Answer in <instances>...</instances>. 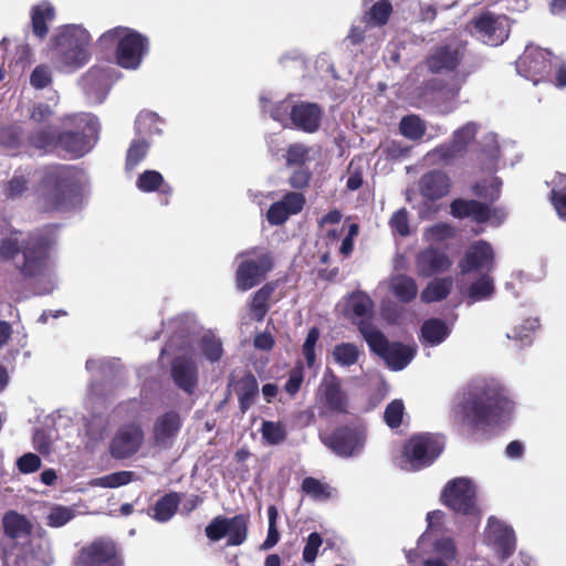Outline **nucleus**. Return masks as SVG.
<instances>
[{
  "label": "nucleus",
  "mask_w": 566,
  "mask_h": 566,
  "mask_svg": "<svg viewBox=\"0 0 566 566\" xmlns=\"http://www.w3.org/2000/svg\"><path fill=\"white\" fill-rule=\"evenodd\" d=\"M324 111L321 105L311 102H298L292 111L291 127L307 133H316L322 124Z\"/></svg>",
  "instance_id": "22"
},
{
  "label": "nucleus",
  "mask_w": 566,
  "mask_h": 566,
  "mask_svg": "<svg viewBox=\"0 0 566 566\" xmlns=\"http://www.w3.org/2000/svg\"><path fill=\"white\" fill-rule=\"evenodd\" d=\"M171 376L175 384L188 394L193 391L198 382L197 366L186 356H179L172 361Z\"/></svg>",
  "instance_id": "23"
},
{
  "label": "nucleus",
  "mask_w": 566,
  "mask_h": 566,
  "mask_svg": "<svg viewBox=\"0 0 566 566\" xmlns=\"http://www.w3.org/2000/svg\"><path fill=\"white\" fill-rule=\"evenodd\" d=\"M29 180L23 175L14 174L13 177L8 181L4 193L7 198L14 199L28 189Z\"/></svg>",
  "instance_id": "62"
},
{
  "label": "nucleus",
  "mask_w": 566,
  "mask_h": 566,
  "mask_svg": "<svg viewBox=\"0 0 566 566\" xmlns=\"http://www.w3.org/2000/svg\"><path fill=\"white\" fill-rule=\"evenodd\" d=\"M513 410L507 391L496 382L474 385L457 396L452 408L455 421L476 429L504 421Z\"/></svg>",
  "instance_id": "1"
},
{
  "label": "nucleus",
  "mask_w": 566,
  "mask_h": 566,
  "mask_svg": "<svg viewBox=\"0 0 566 566\" xmlns=\"http://www.w3.org/2000/svg\"><path fill=\"white\" fill-rule=\"evenodd\" d=\"M316 407L322 416L347 413L349 399L342 380L332 371H325L316 391Z\"/></svg>",
  "instance_id": "9"
},
{
  "label": "nucleus",
  "mask_w": 566,
  "mask_h": 566,
  "mask_svg": "<svg viewBox=\"0 0 566 566\" xmlns=\"http://www.w3.org/2000/svg\"><path fill=\"white\" fill-rule=\"evenodd\" d=\"M465 154L463 148L457 143L450 140L433 148L430 156L441 164H450L451 161L462 157Z\"/></svg>",
  "instance_id": "46"
},
{
  "label": "nucleus",
  "mask_w": 566,
  "mask_h": 566,
  "mask_svg": "<svg viewBox=\"0 0 566 566\" xmlns=\"http://www.w3.org/2000/svg\"><path fill=\"white\" fill-rule=\"evenodd\" d=\"M347 307L353 313L354 318L360 319L358 327L360 323L369 324L365 318L373 314L374 302L367 294L363 292L352 294L347 300Z\"/></svg>",
  "instance_id": "33"
},
{
  "label": "nucleus",
  "mask_w": 566,
  "mask_h": 566,
  "mask_svg": "<svg viewBox=\"0 0 566 566\" xmlns=\"http://www.w3.org/2000/svg\"><path fill=\"white\" fill-rule=\"evenodd\" d=\"M144 430L138 423L122 426L111 444V452L117 459H126L135 454L144 443Z\"/></svg>",
  "instance_id": "19"
},
{
  "label": "nucleus",
  "mask_w": 566,
  "mask_h": 566,
  "mask_svg": "<svg viewBox=\"0 0 566 566\" xmlns=\"http://www.w3.org/2000/svg\"><path fill=\"white\" fill-rule=\"evenodd\" d=\"M75 566H123V563L113 542L96 539L80 551Z\"/></svg>",
  "instance_id": "13"
},
{
  "label": "nucleus",
  "mask_w": 566,
  "mask_h": 566,
  "mask_svg": "<svg viewBox=\"0 0 566 566\" xmlns=\"http://www.w3.org/2000/svg\"><path fill=\"white\" fill-rule=\"evenodd\" d=\"M389 226L394 233L400 237H407L410 233L409 216L406 208L397 210L389 220Z\"/></svg>",
  "instance_id": "60"
},
{
  "label": "nucleus",
  "mask_w": 566,
  "mask_h": 566,
  "mask_svg": "<svg viewBox=\"0 0 566 566\" xmlns=\"http://www.w3.org/2000/svg\"><path fill=\"white\" fill-rule=\"evenodd\" d=\"M273 292V287L264 285L254 295L251 302V312L256 321H262L268 311V300Z\"/></svg>",
  "instance_id": "50"
},
{
  "label": "nucleus",
  "mask_w": 566,
  "mask_h": 566,
  "mask_svg": "<svg viewBox=\"0 0 566 566\" xmlns=\"http://www.w3.org/2000/svg\"><path fill=\"white\" fill-rule=\"evenodd\" d=\"M64 130L54 126H43L28 136L31 147L44 154L63 151L72 158H81L91 149V142L97 137L99 124L90 113L66 115L62 118Z\"/></svg>",
  "instance_id": "2"
},
{
  "label": "nucleus",
  "mask_w": 566,
  "mask_h": 566,
  "mask_svg": "<svg viewBox=\"0 0 566 566\" xmlns=\"http://www.w3.org/2000/svg\"><path fill=\"white\" fill-rule=\"evenodd\" d=\"M40 187L43 189L44 208L48 211L70 207L77 188V172L70 165L54 164L42 169Z\"/></svg>",
  "instance_id": "3"
},
{
  "label": "nucleus",
  "mask_w": 566,
  "mask_h": 566,
  "mask_svg": "<svg viewBox=\"0 0 566 566\" xmlns=\"http://www.w3.org/2000/svg\"><path fill=\"white\" fill-rule=\"evenodd\" d=\"M452 325L440 318L426 319L420 328V342L424 346H438L450 335Z\"/></svg>",
  "instance_id": "27"
},
{
  "label": "nucleus",
  "mask_w": 566,
  "mask_h": 566,
  "mask_svg": "<svg viewBox=\"0 0 566 566\" xmlns=\"http://www.w3.org/2000/svg\"><path fill=\"white\" fill-rule=\"evenodd\" d=\"M52 72L46 64H40L34 67L30 75V84L35 90H43L51 85Z\"/></svg>",
  "instance_id": "57"
},
{
  "label": "nucleus",
  "mask_w": 566,
  "mask_h": 566,
  "mask_svg": "<svg viewBox=\"0 0 566 566\" xmlns=\"http://www.w3.org/2000/svg\"><path fill=\"white\" fill-rule=\"evenodd\" d=\"M392 11L394 8L389 0H378L364 13L363 20L369 27H384L389 21Z\"/></svg>",
  "instance_id": "32"
},
{
  "label": "nucleus",
  "mask_w": 566,
  "mask_h": 566,
  "mask_svg": "<svg viewBox=\"0 0 566 566\" xmlns=\"http://www.w3.org/2000/svg\"><path fill=\"white\" fill-rule=\"evenodd\" d=\"M239 258L241 261L235 273V284L242 292L258 285L273 268L272 258L268 253L259 255L242 253Z\"/></svg>",
  "instance_id": "10"
},
{
  "label": "nucleus",
  "mask_w": 566,
  "mask_h": 566,
  "mask_svg": "<svg viewBox=\"0 0 566 566\" xmlns=\"http://www.w3.org/2000/svg\"><path fill=\"white\" fill-rule=\"evenodd\" d=\"M457 230L448 223H437L424 232V238L431 244L440 243L455 237Z\"/></svg>",
  "instance_id": "51"
},
{
  "label": "nucleus",
  "mask_w": 566,
  "mask_h": 566,
  "mask_svg": "<svg viewBox=\"0 0 566 566\" xmlns=\"http://www.w3.org/2000/svg\"><path fill=\"white\" fill-rule=\"evenodd\" d=\"M178 504L179 495L177 493H169L165 495L155 505V520L159 522L169 521L176 513Z\"/></svg>",
  "instance_id": "43"
},
{
  "label": "nucleus",
  "mask_w": 566,
  "mask_h": 566,
  "mask_svg": "<svg viewBox=\"0 0 566 566\" xmlns=\"http://www.w3.org/2000/svg\"><path fill=\"white\" fill-rule=\"evenodd\" d=\"M285 159L287 166H303L310 159V148L301 143L291 144Z\"/></svg>",
  "instance_id": "53"
},
{
  "label": "nucleus",
  "mask_w": 566,
  "mask_h": 566,
  "mask_svg": "<svg viewBox=\"0 0 566 566\" xmlns=\"http://www.w3.org/2000/svg\"><path fill=\"white\" fill-rule=\"evenodd\" d=\"M181 416L176 410H169L159 415L151 430L154 444L160 449L171 448L181 429Z\"/></svg>",
  "instance_id": "20"
},
{
  "label": "nucleus",
  "mask_w": 566,
  "mask_h": 566,
  "mask_svg": "<svg viewBox=\"0 0 566 566\" xmlns=\"http://www.w3.org/2000/svg\"><path fill=\"white\" fill-rule=\"evenodd\" d=\"M451 187L449 176L441 170H431L420 179V192L430 200H437L449 193Z\"/></svg>",
  "instance_id": "25"
},
{
  "label": "nucleus",
  "mask_w": 566,
  "mask_h": 566,
  "mask_svg": "<svg viewBox=\"0 0 566 566\" xmlns=\"http://www.w3.org/2000/svg\"><path fill=\"white\" fill-rule=\"evenodd\" d=\"M485 541L501 559L509 558L516 548V537L512 527L495 517L488 520Z\"/></svg>",
  "instance_id": "15"
},
{
  "label": "nucleus",
  "mask_w": 566,
  "mask_h": 566,
  "mask_svg": "<svg viewBox=\"0 0 566 566\" xmlns=\"http://www.w3.org/2000/svg\"><path fill=\"white\" fill-rule=\"evenodd\" d=\"M399 132L410 140H419L426 135L427 125L419 115L409 114L400 119Z\"/></svg>",
  "instance_id": "38"
},
{
  "label": "nucleus",
  "mask_w": 566,
  "mask_h": 566,
  "mask_svg": "<svg viewBox=\"0 0 566 566\" xmlns=\"http://www.w3.org/2000/svg\"><path fill=\"white\" fill-rule=\"evenodd\" d=\"M136 187L142 192L158 191L164 197V205H168L169 197L172 193L171 186L165 181L163 175L157 170H145L142 172L136 180Z\"/></svg>",
  "instance_id": "28"
},
{
  "label": "nucleus",
  "mask_w": 566,
  "mask_h": 566,
  "mask_svg": "<svg viewBox=\"0 0 566 566\" xmlns=\"http://www.w3.org/2000/svg\"><path fill=\"white\" fill-rule=\"evenodd\" d=\"M149 144L145 139H134L126 153V170L135 169L147 156Z\"/></svg>",
  "instance_id": "44"
},
{
  "label": "nucleus",
  "mask_w": 566,
  "mask_h": 566,
  "mask_svg": "<svg viewBox=\"0 0 566 566\" xmlns=\"http://www.w3.org/2000/svg\"><path fill=\"white\" fill-rule=\"evenodd\" d=\"M302 491L315 500H326L332 495V488L315 478H305Z\"/></svg>",
  "instance_id": "49"
},
{
  "label": "nucleus",
  "mask_w": 566,
  "mask_h": 566,
  "mask_svg": "<svg viewBox=\"0 0 566 566\" xmlns=\"http://www.w3.org/2000/svg\"><path fill=\"white\" fill-rule=\"evenodd\" d=\"M450 213L454 218H471L476 223L488 222V203L474 199H454L450 205Z\"/></svg>",
  "instance_id": "24"
},
{
  "label": "nucleus",
  "mask_w": 566,
  "mask_h": 566,
  "mask_svg": "<svg viewBox=\"0 0 566 566\" xmlns=\"http://www.w3.org/2000/svg\"><path fill=\"white\" fill-rule=\"evenodd\" d=\"M57 63L66 71L86 65L91 59L90 33L78 25L64 27L54 39Z\"/></svg>",
  "instance_id": "4"
},
{
  "label": "nucleus",
  "mask_w": 566,
  "mask_h": 566,
  "mask_svg": "<svg viewBox=\"0 0 566 566\" xmlns=\"http://www.w3.org/2000/svg\"><path fill=\"white\" fill-rule=\"evenodd\" d=\"M75 511L73 507L54 505L48 515V524L52 527H61L73 520Z\"/></svg>",
  "instance_id": "52"
},
{
  "label": "nucleus",
  "mask_w": 566,
  "mask_h": 566,
  "mask_svg": "<svg viewBox=\"0 0 566 566\" xmlns=\"http://www.w3.org/2000/svg\"><path fill=\"white\" fill-rule=\"evenodd\" d=\"M452 283L450 277L430 281L421 292V301L423 303H433L446 298L451 291Z\"/></svg>",
  "instance_id": "35"
},
{
  "label": "nucleus",
  "mask_w": 566,
  "mask_h": 566,
  "mask_svg": "<svg viewBox=\"0 0 566 566\" xmlns=\"http://www.w3.org/2000/svg\"><path fill=\"white\" fill-rule=\"evenodd\" d=\"M125 31L126 27H115L107 30L98 38V45L105 50H108L114 44L117 46Z\"/></svg>",
  "instance_id": "64"
},
{
  "label": "nucleus",
  "mask_w": 566,
  "mask_h": 566,
  "mask_svg": "<svg viewBox=\"0 0 566 566\" xmlns=\"http://www.w3.org/2000/svg\"><path fill=\"white\" fill-rule=\"evenodd\" d=\"M505 22V17L495 15L490 11H485L474 17L470 23L484 43L499 45L503 43L509 35V29Z\"/></svg>",
  "instance_id": "16"
},
{
  "label": "nucleus",
  "mask_w": 566,
  "mask_h": 566,
  "mask_svg": "<svg viewBox=\"0 0 566 566\" xmlns=\"http://www.w3.org/2000/svg\"><path fill=\"white\" fill-rule=\"evenodd\" d=\"M160 118L159 116L149 111L140 112L135 120L136 134L140 136H151L160 133L159 128Z\"/></svg>",
  "instance_id": "40"
},
{
  "label": "nucleus",
  "mask_w": 566,
  "mask_h": 566,
  "mask_svg": "<svg viewBox=\"0 0 566 566\" xmlns=\"http://www.w3.org/2000/svg\"><path fill=\"white\" fill-rule=\"evenodd\" d=\"M502 180L499 177L482 179L476 181L472 187V192L483 199L485 203H493L501 197Z\"/></svg>",
  "instance_id": "34"
},
{
  "label": "nucleus",
  "mask_w": 566,
  "mask_h": 566,
  "mask_svg": "<svg viewBox=\"0 0 566 566\" xmlns=\"http://www.w3.org/2000/svg\"><path fill=\"white\" fill-rule=\"evenodd\" d=\"M405 412L403 402L399 399L392 400L385 409L384 419L390 428L400 426Z\"/></svg>",
  "instance_id": "59"
},
{
  "label": "nucleus",
  "mask_w": 566,
  "mask_h": 566,
  "mask_svg": "<svg viewBox=\"0 0 566 566\" xmlns=\"http://www.w3.org/2000/svg\"><path fill=\"white\" fill-rule=\"evenodd\" d=\"M280 202L290 216H294L303 210L306 203V198L302 192L290 191L283 196Z\"/></svg>",
  "instance_id": "58"
},
{
  "label": "nucleus",
  "mask_w": 566,
  "mask_h": 566,
  "mask_svg": "<svg viewBox=\"0 0 566 566\" xmlns=\"http://www.w3.org/2000/svg\"><path fill=\"white\" fill-rule=\"evenodd\" d=\"M261 433L262 438L272 446L282 443L286 438L285 427L281 422L263 421Z\"/></svg>",
  "instance_id": "48"
},
{
  "label": "nucleus",
  "mask_w": 566,
  "mask_h": 566,
  "mask_svg": "<svg viewBox=\"0 0 566 566\" xmlns=\"http://www.w3.org/2000/svg\"><path fill=\"white\" fill-rule=\"evenodd\" d=\"M443 448L441 440L432 434L413 436L405 446L396 465L405 471H417L430 465Z\"/></svg>",
  "instance_id": "7"
},
{
  "label": "nucleus",
  "mask_w": 566,
  "mask_h": 566,
  "mask_svg": "<svg viewBox=\"0 0 566 566\" xmlns=\"http://www.w3.org/2000/svg\"><path fill=\"white\" fill-rule=\"evenodd\" d=\"M22 135L21 129L15 126H7L0 128V145L17 149L21 145Z\"/></svg>",
  "instance_id": "61"
},
{
  "label": "nucleus",
  "mask_w": 566,
  "mask_h": 566,
  "mask_svg": "<svg viewBox=\"0 0 566 566\" xmlns=\"http://www.w3.org/2000/svg\"><path fill=\"white\" fill-rule=\"evenodd\" d=\"M359 332L370 350L384 358L394 370L403 369L415 356L412 347L400 343H389L384 334L371 324L360 323Z\"/></svg>",
  "instance_id": "6"
},
{
  "label": "nucleus",
  "mask_w": 566,
  "mask_h": 566,
  "mask_svg": "<svg viewBox=\"0 0 566 566\" xmlns=\"http://www.w3.org/2000/svg\"><path fill=\"white\" fill-rule=\"evenodd\" d=\"M198 348L210 361L219 360L223 353L221 342L211 332H206L200 337Z\"/></svg>",
  "instance_id": "45"
},
{
  "label": "nucleus",
  "mask_w": 566,
  "mask_h": 566,
  "mask_svg": "<svg viewBox=\"0 0 566 566\" xmlns=\"http://www.w3.org/2000/svg\"><path fill=\"white\" fill-rule=\"evenodd\" d=\"M465 54L464 42L440 43L430 49L423 64L431 74L455 76Z\"/></svg>",
  "instance_id": "8"
},
{
  "label": "nucleus",
  "mask_w": 566,
  "mask_h": 566,
  "mask_svg": "<svg viewBox=\"0 0 566 566\" xmlns=\"http://www.w3.org/2000/svg\"><path fill=\"white\" fill-rule=\"evenodd\" d=\"M2 525L4 534L13 539L23 538L32 531L31 522L15 511H9L4 514Z\"/></svg>",
  "instance_id": "31"
},
{
  "label": "nucleus",
  "mask_w": 566,
  "mask_h": 566,
  "mask_svg": "<svg viewBox=\"0 0 566 566\" xmlns=\"http://www.w3.org/2000/svg\"><path fill=\"white\" fill-rule=\"evenodd\" d=\"M474 486L464 478L455 479L447 484L443 491L444 503L458 513L473 515L476 511Z\"/></svg>",
  "instance_id": "14"
},
{
  "label": "nucleus",
  "mask_w": 566,
  "mask_h": 566,
  "mask_svg": "<svg viewBox=\"0 0 566 566\" xmlns=\"http://www.w3.org/2000/svg\"><path fill=\"white\" fill-rule=\"evenodd\" d=\"M31 27L34 36L44 40L49 33V22L55 18V9L50 2H42L33 6L30 12Z\"/></svg>",
  "instance_id": "29"
},
{
  "label": "nucleus",
  "mask_w": 566,
  "mask_h": 566,
  "mask_svg": "<svg viewBox=\"0 0 566 566\" xmlns=\"http://www.w3.org/2000/svg\"><path fill=\"white\" fill-rule=\"evenodd\" d=\"M319 329L317 327H312L303 344L302 352L308 367H313L316 361L315 348L319 339Z\"/></svg>",
  "instance_id": "55"
},
{
  "label": "nucleus",
  "mask_w": 566,
  "mask_h": 566,
  "mask_svg": "<svg viewBox=\"0 0 566 566\" xmlns=\"http://www.w3.org/2000/svg\"><path fill=\"white\" fill-rule=\"evenodd\" d=\"M451 261L441 250H422L417 256V271L421 276H430L448 270Z\"/></svg>",
  "instance_id": "26"
},
{
  "label": "nucleus",
  "mask_w": 566,
  "mask_h": 566,
  "mask_svg": "<svg viewBox=\"0 0 566 566\" xmlns=\"http://www.w3.org/2000/svg\"><path fill=\"white\" fill-rule=\"evenodd\" d=\"M360 356V350L353 343H340L334 346L332 357L334 363L340 367L355 365Z\"/></svg>",
  "instance_id": "39"
},
{
  "label": "nucleus",
  "mask_w": 566,
  "mask_h": 566,
  "mask_svg": "<svg viewBox=\"0 0 566 566\" xmlns=\"http://www.w3.org/2000/svg\"><path fill=\"white\" fill-rule=\"evenodd\" d=\"M494 255L492 250H468L460 262L462 273L476 275L467 291L468 303L485 301L494 294V284L489 272L493 268Z\"/></svg>",
  "instance_id": "5"
},
{
  "label": "nucleus",
  "mask_w": 566,
  "mask_h": 566,
  "mask_svg": "<svg viewBox=\"0 0 566 566\" xmlns=\"http://www.w3.org/2000/svg\"><path fill=\"white\" fill-rule=\"evenodd\" d=\"M134 473L130 471H119L111 473L101 478L93 479L91 481L92 486L99 488H118L126 485L133 481Z\"/></svg>",
  "instance_id": "47"
},
{
  "label": "nucleus",
  "mask_w": 566,
  "mask_h": 566,
  "mask_svg": "<svg viewBox=\"0 0 566 566\" xmlns=\"http://www.w3.org/2000/svg\"><path fill=\"white\" fill-rule=\"evenodd\" d=\"M259 392V385L254 376L247 375L238 384V398L240 409L245 412L254 402Z\"/></svg>",
  "instance_id": "36"
},
{
  "label": "nucleus",
  "mask_w": 566,
  "mask_h": 566,
  "mask_svg": "<svg viewBox=\"0 0 566 566\" xmlns=\"http://www.w3.org/2000/svg\"><path fill=\"white\" fill-rule=\"evenodd\" d=\"M149 42L147 36L136 30L126 28L115 51L116 63L128 70L137 69L144 56L148 53Z\"/></svg>",
  "instance_id": "11"
},
{
  "label": "nucleus",
  "mask_w": 566,
  "mask_h": 566,
  "mask_svg": "<svg viewBox=\"0 0 566 566\" xmlns=\"http://www.w3.org/2000/svg\"><path fill=\"white\" fill-rule=\"evenodd\" d=\"M0 255L11 260L25 276L45 274L51 268L46 250H0Z\"/></svg>",
  "instance_id": "12"
},
{
  "label": "nucleus",
  "mask_w": 566,
  "mask_h": 566,
  "mask_svg": "<svg viewBox=\"0 0 566 566\" xmlns=\"http://www.w3.org/2000/svg\"><path fill=\"white\" fill-rule=\"evenodd\" d=\"M476 133L478 125L473 122H469L453 132L451 140L467 151L468 145L475 138Z\"/></svg>",
  "instance_id": "54"
},
{
  "label": "nucleus",
  "mask_w": 566,
  "mask_h": 566,
  "mask_svg": "<svg viewBox=\"0 0 566 566\" xmlns=\"http://www.w3.org/2000/svg\"><path fill=\"white\" fill-rule=\"evenodd\" d=\"M294 104L291 99H283L277 102L271 109V117L282 124L284 127H287V123L292 122V111Z\"/></svg>",
  "instance_id": "56"
},
{
  "label": "nucleus",
  "mask_w": 566,
  "mask_h": 566,
  "mask_svg": "<svg viewBox=\"0 0 566 566\" xmlns=\"http://www.w3.org/2000/svg\"><path fill=\"white\" fill-rule=\"evenodd\" d=\"M388 285L395 297L402 303H410L418 294L416 281L406 274L390 276Z\"/></svg>",
  "instance_id": "30"
},
{
  "label": "nucleus",
  "mask_w": 566,
  "mask_h": 566,
  "mask_svg": "<svg viewBox=\"0 0 566 566\" xmlns=\"http://www.w3.org/2000/svg\"><path fill=\"white\" fill-rule=\"evenodd\" d=\"M323 442L340 457H354L361 452L366 442V432L364 429L343 428L337 430L329 438L323 439Z\"/></svg>",
  "instance_id": "17"
},
{
  "label": "nucleus",
  "mask_w": 566,
  "mask_h": 566,
  "mask_svg": "<svg viewBox=\"0 0 566 566\" xmlns=\"http://www.w3.org/2000/svg\"><path fill=\"white\" fill-rule=\"evenodd\" d=\"M434 551L439 554L438 557H428L423 560L422 566H448L457 557V551L453 542L450 538L437 541Z\"/></svg>",
  "instance_id": "37"
},
{
  "label": "nucleus",
  "mask_w": 566,
  "mask_h": 566,
  "mask_svg": "<svg viewBox=\"0 0 566 566\" xmlns=\"http://www.w3.org/2000/svg\"><path fill=\"white\" fill-rule=\"evenodd\" d=\"M52 563L50 543L44 538H33L17 549L9 566H49Z\"/></svg>",
  "instance_id": "18"
},
{
  "label": "nucleus",
  "mask_w": 566,
  "mask_h": 566,
  "mask_svg": "<svg viewBox=\"0 0 566 566\" xmlns=\"http://www.w3.org/2000/svg\"><path fill=\"white\" fill-rule=\"evenodd\" d=\"M228 520L221 516L214 517L206 527L207 537L216 542L227 536Z\"/></svg>",
  "instance_id": "63"
},
{
  "label": "nucleus",
  "mask_w": 566,
  "mask_h": 566,
  "mask_svg": "<svg viewBox=\"0 0 566 566\" xmlns=\"http://www.w3.org/2000/svg\"><path fill=\"white\" fill-rule=\"evenodd\" d=\"M549 67L551 61L538 49L526 50L516 62L518 73L534 84H538L546 78Z\"/></svg>",
  "instance_id": "21"
},
{
  "label": "nucleus",
  "mask_w": 566,
  "mask_h": 566,
  "mask_svg": "<svg viewBox=\"0 0 566 566\" xmlns=\"http://www.w3.org/2000/svg\"><path fill=\"white\" fill-rule=\"evenodd\" d=\"M248 522L243 515H237L228 520L227 536L228 544L241 545L247 538Z\"/></svg>",
  "instance_id": "41"
},
{
  "label": "nucleus",
  "mask_w": 566,
  "mask_h": 566,
  "mask_svg": "<svg viewBox=\"0 0 566 566\" xmlns=\"http://www.w3.org/2000/svg\"><path fill=\"white\" fill-rule=\"evenodd\" d=\"M59 224H48L34 231L31 235L33 248H52L57 243Z\"/></svg>",
  "instance_id": "42"
}]
</instances>
